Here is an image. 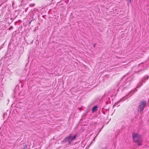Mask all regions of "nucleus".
<instances>
[{
	"label": "nucleus",
	"instance_id": "f257e3e1",
	"mask_svg": "<svg viewBox=\"0 0 149 149\" xmlns=\"http://www.w3.org/2000/svg\"><path fill=\"white\" fill-rule=\"evenodd\" d=\"M132 138L134 141L137 143L138 145L140 146L142 144L143 141L140 135L137 133H133L132 134Z\"/></svg>",
	"mask_w": 149,
	"mask_h": 149
},
{
	"label": "nucleus",
	"instance_id": "f03ea898",
	"mask_svg": "<svg viewBox=\"0 0 149 149\" xmlns=\"http://www.w3.org/2000/svg\"><path fill=\"white\" fill-rule=\"evenodd\" d=\"M77 136L76 135H75L74 136H72L71 134H70L65 138L63 141L67 142L69 144H70L72 141L76 139Z\"/></svg>",
	"mask_w": 149,
	"mask_h": 149
},
{
	"label": "nucleus",
	"instance_id": "7ed1b4c3",
	"mask_svg": "<svg viewBox=\"0 0 149 149\" xmlns=\"http://www.w3.org/2000/svg\"><path fill=\"white\" fill-rule=\"evenodd\" d=\"M146 104V102L145 101H141L139 105L138 108V111L140 112L143 110L145 108Z\"/></svg>",
	"mask_w": 149,
	"mask_h": 149
},
{
	"label": "nucleus",
	"instance_id": "20e7f679",
	"mask_svg": "<svg viewBox=\"0 0 149 149\" xmlns=\"http://www.w3.org/2000/svg\"><path fill=\"white\" fill-rule=\"evenodd\" d=\"M97 107L96 106L93 107L92 109V112L93 113L95 111L97 110Z\"/></svg>",
	"mask_w": 149,
	"mask_h": 149
},
{
	"label": "nucleus",
	"instance_id": "39448f33",
	"mask_svg": "<svg viewBox=\"0 0 149 149\" xmlns=\"http://www.w3.org/2000/svg\"><path fill=\"white\" fill-rule=\"evenodd\" d=\"M35 4H30L29 6L30 7H33L34 6H35Z\"/></svg>",
	"mask_w": 149,
	"mask_h": 149
},
{
	"label": "nucleus",
	"instance_id": "423d86ee",
	"mask_svg": "<svg viewBox=\"0 0 149 149\" xmlns=\"http://www.w3.org/2000/svg\"><path fill=\"white\" fill-rule=\"evenodd\" d=\"M11 28H12V27H10V28H9V29H8V30H10Z\"/></svg>",
	"mask_w": 149,
	"mask_h": 149
},
{
	"label": "nucleus",
	"instance_id": "0eeeda50",
	"mask_svg": "<svg viewBox=\"0 0 149 149\" xmlns=\"http://www.w3.org/2000/svg\"><path fill=\"white\" fill-rule=\"evenodd\" d=\"M147 79H148V78H149V76H148V77H147Z\"/></svg>",
	"mask_w": 149,
	"mask_h": 149
},
{
	"label": "nucleus",
	"instance_id": "6e6552de",
	"mask_svg": "<svg viewBox=\"0 0 149 149\" xmlns=\"http://www.w3.org/2000/svg\"><path fill=\"white\" fill-rule=\"evenodd\" d=\"M81 108H79V109L80 110H81Z\"/></svg>",
	"mask_w": 149,
	"mask_h": 149
},
{
	"label": "nucleus",
	"instance_id": "1a4fd4ad",
	"mask_svg": "<svg viewBox=\"0 0 149 149\" xmlns=\"http://www.w3.org/2000/svg\"><path fill=\"white\" fill-rule=\"evenodd\" d=\"M129 0L130 1V3L132 0Z\"/></svg>",
	"mask_w": 149,
	"mask_h": 149
}]
</instances>
